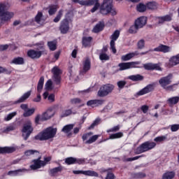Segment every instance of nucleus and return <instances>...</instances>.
Returning a JSON list of instances; mask_svg holds the SVG:
<instances>
[{
    "label": "nucleus",
    "instance_id": "7ed1b4c3",
    "mask_svg": "<svg viewBox=\"0 0 179 179\" xmlns=\"http://www.w3.org/2000/svg\"><path fill=\"white\" fill-rule=\"evenodd\" d=\"M57 135V128L48 127L35 136L36 141H48Z\"/></svg>",
    "mask_w": 179,
    "mask_h": 179
},
{
    "label": "nucleus",
    "instance_id": "bb28decb",
    "mask_svg": "<svg viewBox=\"0 0 179 179\" xmlns=\"http://www.w3.org/2000/svg\"><path fill=\"white\" fill-rule=\"evenodd\" d=\"M62 170H64V167H62V166H59L58 167H55L50 169L49 171V174H50V176L54 177L55 176H57L58 173H61Z\"/></svg>",
    "mask_w": 179,
    "mask_h": 179
},
{
    "label": "nucleus",
    "instance_id": "473e14b6",
    "mask_svg": "<svg viewBox=\"0 0 179 179\" xmlns=\"http://www.w3.org/2000/svg\"><path fill=\"white\" fill-rule=\"evenodd\" d=\"M48 13L50 16H52V15H55L57 10H58V6L57 5H50L48 8Z\"/></svg>",
    "mask_w": 179,
    "mask_h": 179
},
{
    "label": "nucleus",
    "instance_id": "09e8293b",
    "mask_svg": "<svg viewBox=\"0 0 179 179\" xmlns=\"http://www.w3.org/2000/svg\"><path fill=\"white\" fill-rule=\"evenodd\" d=\"M17 114V112H12L4 117V121H10Z\"/></svg>",
    "mask_w": 179,
    "mask_h": 179
},
{
    "label": "nucleus",
    "instance_id": "13d9d810",
    "mask_svg": "<svg viewBox=\"0 0 179 179\" xmlns=\"http://www.w3.org/2000/svg\"><path fill=\"white\" fill-rule=\"evenodd\" d=\"M71 114H72V110L71 109L65 110L62 113L61 117L62 118H64L65 117H68L69 115H71Z\"/></svg>",
    "mask_w": 179,
    "mask_h": 179
},
{
    "label": "nucleus",
    "instance_id": "0e129e2a",
    "mask_svg": "<svg viewBox=\"0 0 179 179\" xmlns=\"http://www.w3.org/2000/svg\"><path fill=\"white\" fill-rule=\"evenodd\" d=\"M171 132H177L179 129V124H175L170 125Z\"/></svg>",
    "mask_w": 179,
    "mask_h": 179
},
{
    "label": "nucleus",
    "instance_id": "c85d7f7f",
    "mask_svg": "<svg viewBox=\"0 0 179 179\" xmlns=\"http://www.w3.org/2000/svg\"><path fill=\"white\" fill-rule=\"evenodd\" d=\"M103 29H104V22H100L93 28L92 31L93 33H100Z\"/></svg>",
    "mask_w": 179,
    "mask_h": 179
},
{
    "label": "nucleus",
    "instance_id": "a19ab883",
    "mask_svg": "<svg viewBox=\"0 0 179 179\" xmlns=\"http://www.w3.org/2000/svg\"><path fill=\"white\" fill-rule=\"evenodd\" d=\"M148 9H150L151 10H154L155 9H157V3L155 1H150L147 3Z\"/></svg>",
    "mask_w": 179,
    "mask_h": 179
},
{
    "label": "nucleus",
    "instance_id": "412c9836",
    "mask_svg": "<svg viewBox=\"0 0 179 179\" xmlns=\"http://www.w3.org/2000/svg\"><path fill=\"white\" fill-rule=\"evenodd\" d=\"M96 1V0H73V2H75V3H79L83 6H93Z\"/></svg>",
    "mask_w": 179,
    "mask_h": 179
},
{
    "label": "nucleus",
    "instance_id": "f03ea898",
    "mask_svg": "<svg viewBox=\"0 0 179 179\" xmlns=\"http://www.w3.org/2000/svg\"><path fill=\"white\" fill-rule=\"evenodd\" d=\"M13 16H15V13L6 10V5L0 3V26L8 23Z\"/></svg>",
    "mask_w": 179,
    "mask_h": 179
},
{
    "label": "nucleus",
    "instance_id": "4be33fe9",
    "mask_svg": "<svg viewBox=\"0 0 179 179\" xmlns=\"http://www.w3.org/2000/svg\"><path fill=\"white\" fill-rule=\"evenodd\" d=\"M148 22V18L146 17H140L137 20H136L134 24H136V27H138V29H142L145 24H146V22Z\"/></svg>",
    "mask_w": 179,
    "mask_h": 179
},
{
    "label": "nucleus",
    "instance_id": "ddd939ff",
    "mask_svg": "<svg viewBox=\"0 0 179 179\" xmlns=\"http://www.w3.org/2000/svg\"><path fill=\"white\" fill-rule=\"evenodd\" d=\"M150 51H155L156 52H163L164 54H167L168 52H171V47L160 44L157 48L150 50Z\"/></svg>",
    "mask_w": 179,
    "mask_h": 179
},
{
    "label": "nucleus",
    "instance_id": "338daca9",
    "mask_svg": "<svg viewBox=\"0 0 179 179\" xmlns=\"http://www.w3.org/2000/svg\"><path fill=\"white\" fill-rule=\"evenodd\" d=\"M117 131H120V125L115 126L113 128L108 129L107 132H117Z\"/></svg>",
    "mask_w": 179,
    "mask_h": 179
},
{
    "label": "nucleus",
    "instance_id": "603ef678",
    "mask_svg": "<svg viewBox=\"0 0 179 179\" xmlns=\"http://www.w3.org/2000/svg\"><path fill=\"white\" fill-rule=\"evenodd\" d=\"M45 89L46 90H52V80H48L45 84Z\"/></svg>",
    "mask_w": 179,
    "mask_h": 179
},
{
    "label": "nucleus",
    "instance_id": "69168bd1",
    "mask_svg": "<svg viewBox=\"0 0 179 179\" xmlns=\"http://www.w3.org/2000/svg\"><path fill=\"white\" fill-rule=\"evenodd\" d=\"M142 157L143 155H139V156H136L131 158H127L126 159H124V162H134L135 160H138V159H141V157Z\"/></svg>",
    "mask_w": 179,
    "mask_h": 179
},
{
    "label": "nucleus",
    "instance_id": "79ce46f5",
    "mask_svg": "<svg viewBox=\"0 0 179 179\" xmlns=\"http://www.w3.org/2000/svg\"><path fill=\"white\" fill-rule=\"evenodd\" d=\"M124 134L122 132H117L116 134H110L109 139H118L120 138H122Z\"/></svg>",
    "mask_w": 179,
    "mask_h": 179
},
{
    "label": "nucleus",
    "instance_id": "052dcab7",
    "mask_svg": "<svg viewBox=\"0 0 179 179\" xmlns=\"http://www.w3.org/2000/svg\"><path fill=\"white\" fill-rule=\"evenodd\" d=\"M146 174L145 173L139 172L134 174V178H145Z\"/></svg>",
    "mask_w": 179,
    "mask_h": 179
},
{
    "label": "nucleus",
    "instance_id": "37998d69",
    "mask_svg": "<svg viewBox=\"0 0 179 179\" xmlns=\"http://www.w3.org/2000/svg\"><path fill=\"white\" fill-rule=\"evenodd\" d=\"M48 46L50 51H55V50H57V42L49 41L48 42Z\"/></svg>",
    "mask_w": 179,
    "mask_h": 179
},
{
    "label": "nucleus",
    "instance_id": "864d4df0",
    "mask_svg": "<svg viewBox=\"0 0 179 179\" xmlns=\"http://www.w3.org/2000/svg\"><path fill=\"white\" fill-rule=\"evenodd\" d=\"M65 163L66 164H76V158L72 157L66 158Z\"/></svg>",
    "mask_w": 179,
    "mask_h": 179
},
{
    "label": "nucleus",
    "instance_id": "a878e982",
    "mask_svg": "<svg viewBox=\"0 0 179 179\" xmlns=\"http://www.w3.org/2000/svg\"><path fill=\"white\" fill-rule=\"evenodd\" d=\"M73 127H75V124H66L62 128V132L68 134V136H69V135H72L71 131L73 129Z\"/></svg>",
    "mask_w": 179,
    "mask_h": 179
},
{
    "label": "nucleus",
    "instance_id": "5701e85b",
    "mask_svg": "<svg viewBox=\"0 0 179 179\" xmlns=\"http://www.w3.org/2000/svg\"><path fill=\"white\" fill-rule=\"evenodd\" d=\"M136 55H139V52H138V51L122 55L121 57V59L122 61H124V62L129 61V59H132V58H134V57H135Z\"/></svg>",
    "mask_w": 179,
    "mask_h": 179
},
{
    "label": "nucleus",
    "instance_id": "c9c22d12",
    "mask_svg": "<svg viewBox=\"0 0 179 179\" xmlns=\"http://www.w3.org/2000/svg\"><path fill=\"white\" fill-rule=\"evenodd\" d=\"M118 37H120V31L115 30L113 34L110 36V43H115L117 40H118Z\"/></svg>",
    "mask_w": 179,
    "mask_h": 179
},
{
    "label": "nucleus",
    "instance_id": "bf43d9fd",
    "mask_svg": "<svg viewBox=\"0 0 179 179\" xmlns=\"http://www.w3.org/2000/svg\"><path fill=\"white\" fill-rule=\"evenodd\" d=\"M94 7L91 9L92 13H94L99 8H100V3H99V0H96V2L94 3Z\"/></svg>",
    "mask_w": 179,
    "mask_h": 179
},
{
    "label": "nucleus",
    "instance_id": "20e7f679",
    "mask_svg": "<svg viewBox=\"0 0 179 179\" xmlns=\"http://www.w3.org/2000/svg\"><path fill=\"white\" fill-rule=\"evenodd\" d=\"M100 13L104 15L111 13L112 16L117 15V11L113 8V0H103L100 6Z\"/></svg>",
    "mask_w": 179,
    "mask_h": 179
},
{
    "label": "nucleus",
    "instance_id": "9d476101",
    "mask_svg": "<svg viewBox=\"0 0 179 179\" xmlns=\"http://www.w3.org/2000/svg\"><path fill=\"white\" fill-rule=\"evenodd\" d=\"M33 126L31 125V122H28L27 123L24 124L22 130V137L24 138V141H27L31 133L33 132Z\"/></svg>",
    "mask_w": 179,
    "mask_h": 179
},
{
    "label": "nucleus",
    "instance_id": "f257e3e1",
    "mask_svg": "<svg viewBox=\"0 0 179 179\" xmlns=\"http://www.w3.org/2000/svg\"><path fill=\"white\" fill-rule=\"evenodd\" d=\"M171 79H173V74H169L165 77L161 78L159 80V83L161 87L166 90L167 92H174V90L177 89V86L178 84L169 85L171 84Z\"/></svg>",
    "mask_w": 179,
    "mask_h": 179
},
{
    "label": "nucleus",
    "instance_id": "7c9ffc66",
    "mask_svg": "<svg viewBox=\"0 0 179 179\" xmlns=\"http://www.w3.org/2000/svg\"><path fill=\"white\" fill-rule=\"evenodd\" d=\"M143 76H141V74L131 75L128 77V79L132 80L133 82H139L143 80Z\"/></svg>",
    "mask_w": 179,
    "mask_h": 179
},
{
    "label": "nucleus",
    "instance_id": "4c0bfd02",
    "mask_svg": "<svg viewBox=\"0 0 179 179\" xmlns=\"http://www.w3.org/2000/svg\"><path fill=\"white\" fill-rule=\"evenodd\" d=\"M64 15V10H59L56 17L54 18L53 22L58 23L61 20L62 15Z\"/></svg>",
    "mask_w": 179,
    "mask_h": 179
},
{
    "label": "nucleus",
    "instance_id": "de8ad7c7",
    "mask_svg": "<svg viewBox=\"0 0 179 179\" xmlns=\"http://www.w3.org/2000/svg\"><path fill=\"white\" fill-rule=\"evenodd\" d=\"M99 59L101 61H108L110 59V56L107 53L101 52L99 54Z\"/></svg>",
    "mask_w": 179,
    "mask_h": 179
},
{
    "label": "nucleus",
    "instance_id": "a18cd8bd",
    "mask_svg": "<svg viewBox=\"0 0 179 179\" xmlns=\"http://www.w3.org/2000/svg\"><path fill=\"white\" fill-rule=\"evenodd\" d=\"M35 153L36 155H40V152L38 150H26L24 152V155L27 156V157H29V156H32V155H35Z\"/></svg>",
    "mask_w": 179,
    "mask_h": 179
},
{
    "label": "nucleus",
    "instance_id": "6ab92c4d",
    "mask_svg": "<svg viewBox=\"0 0 179 179\" xmlns=\"http://www.w3.org/2000/svg\"><path fill=\"white\" fill-rule=\"evenodd\" d=\"M143 68L146 71H162V67L158 64H143Z\"/></svg>",
    "mask_w": 179,
    "mask_h": 179
},
{
    "label": "nucleus",
    "instance_id": "c03bdc74",
    "mask_svg": "<svg viewBox=\"0 0 179 179\" xmlns=\"http://www.w3.org/2000/svg\"><path fill=\"white\" fill-rule=\"evenodd\" d=\"M34 111H36V109L34 108H32L31 109H27L23 113V116L30 117V115H33V114H34Z\"/></svg>",
    "mask_w": 179,
    "mask_h": 179
},
{
    "label": "nucleus",
    "instance_id": "cd10ccee",
    "mask_svg": "<svg viewBox=\"0 0 179 179\" xmlns=\"http://www.w3.org/2000/svg\"><path fill=\"white\" fill-rule=\"evenodd\" d=\"M178 64H179V55L173 56L169 59V65H171V66H176V65H178Z\"/></svg>",
    "mask_w": 179,
    "mask_h": 179
},
{
    "label": "nucleus",
    "instance_id": "e433bc0d",
    "mask_svg": "<svg viewBox=\"0 0 179 179\" xmlns=\"http://www.w3.org/2000/svg\"><path fill=\"white\" fill-rule=\"evenodd\" d=\"M35 21L36 22V23H38V24H41L42 23H43V13L38 12L37 15L35 17Z\"/></svg>",
    "mask_w": 179,
    "mask_h": 179
},
{
    "label": "nucleus",
    "instance_id": "e2e57ef3",
    "mask_svg": "<svg viewBox=\"0 0 179 179\" xmlns=\"http://www.w3.org/2000/svg\"><path fill=\"white\" fill-rule=\"evenodd\" d=\"M92 135H93L92 132H89L87 134H85L83 135V141H89L90 139V136H92Z\"/></svg>",
    "mask_w": 179,
    "mask_h": 179
},
{
    "label": "nucleus",
    "instance_id": "c756f323",
    "mask_svg": "<svg viewBox=\"0 0 179 179\" xmlns=\"http://www.w3.org/2000/svg\"><path fill=\"white\" fill-rule=\"evenodd\" d=\"M93 40V38L91 36H84L83 37V47H89L90 46V44L92 43V41Z\"/></svg>",
    "mask_w": 179,
    "mask_h": 179
},
{
    "label": "nucleus",
    "instance_id": "393cba45",
    "mask_svg": "<svg viewBox=\"0 0 179 179\" xmlns=\"http://www.w3.org/2000/svg\"><path fill=\"white\" fill-rule=\"evenodd\" d=\"M24 171H27V170L24 169H20L15 171H10L8 173V176H10V177H16V176H20L22 173H24Z\"/></svg>",
    "mask_w": 179,
    "mask_h": 179
},
{
    "label": "nucleus",
    "instance_id": "5fc2aeb1",
    "mask_svg": "<svg viewBox=\"0 0 179 179\" xmlns=\"http://www.w3.org/2000/svg\"><path fill=\"white\" fill-rule=\"evenodd\" d=\"M138 30H139V28L137 27L134 23V25L130 27L129 32L131 33V34H135V33H137Z\"/></svg>",
    "mask_w": 179,
    "mask_h": 179
},
{
    "label": "nucleus",
    "instance_id": "f704fd0d",
    "mask_svg": "<svg viewBox=\"0 0 179 179\" xmlns=\"http://www.w3.org/2000/svg\"><path fill=\"white\" fill-rule=\"evenodd\" d=\"M43 87H44V77L42 76L40 78L38 85H37V90L38 93H41V90H43Z\"/></svg>",
    "mask_w": 179,
    "mask_h": 179
},
{
    "label": "nucleus",
    "instance_id": "4d7b16f0",
    "mask_svg": "<svg viewBox=\"0 0 179 179\" xmlns=\"http://www.w3.org/2000/svg\"><path fill=\"white\" fill-rule=\"evenodd\" d=\"M125 85H127V81L125 80H120L117 83V85L120 90L124 89V87H125Z\"/></svg>",
    "mask_w": 179,
    "mask_h": 179
},
{
    "label": "nucleus",
    "instance_id": "72a5a7b5",
    "mask_svg": "<svg viewBox=\"0 0 179 179\" xmlns=\"http://www.w3.org/2000/svg\"><path fill=\"white\" fill-rule=\"evenodd\" d=\"M176 177V173L174 171H168L162 176V179H173Z\"/></svg>",
    "mask_w": 179,
    "mask_h": 179
},
{
    "label": "nucleus",
    "instance_id": "39448f33",
    "mask_svg": "<svg viewBox=\"0 0 179 179\" xmlns=\"http://www.w3.org/2000/svg\"><path fill=\"white\" fill-rule=\"evenodd\" d=\"M156 148V143L152 141H145L140 145L136 150V155H141V153H145V152H149L152 149Z\"/></svg>",
    "mask_w": 179,
    "mask_h": 179
},
{
    "label": "nucleus",
    "instance_id": "680f3d73",
    "mask_svg": "<svg viewBox=\"0 0 179 179\" xmlns=\"http://www.w3.org/2000/svg\"><path fill=\"white\" fill-rule=\"evenodd\" d=\"M137 46L139 50H142L143 48H145V40L141 39L140 41H138L137 43Z\"/></svg>",
    "mask_w": 179,
    "mask_h": 179
},
{
    "label": "nucleus",
    "instance_id": "423d86ee",
    "mask_svg": "<svg viewBox=\"0 0 179 179\" xmlns=\"http://www.w3.org/2000/svg\"><path fill=\"white\" fill-rule=\"evenodd\" d=\"M41 157H38L37 159L34 160V164L30 166L31 170H37V169H41L46 164H48L51 162V157H44V161H41Z\"/></svg>",
    "mask_w": 179,
    "mask_h": 179
},
{
    "label": "nucleus",
    "instance_id": "49530a36",
    "mask_svg": "<svg viewBox=\"0 0 179 179\" xmlns=\"http://www.w3.org/2000/svg\"><path fill=\"white\" fill-rule=\"evenodd\" d=\"M148 8L147 6H145V4L140 3L139 4L137 5L136 6V9L138 10V12H145V10H146V8Z\"/></svg>",
    "mask_w": 179,
    "mask_h": 179
},
{
    "label": "nucleus",
    "instance_id": "6e6552de",
    "mask_svg": "<svg viewBox=\"0 0 179 179\" xmlns=\"http://www.w3.org/2000/svg\"><path fill=\"white\" fill-rule=\"evenodd\" d=\"M51 72L52 73V80L55 85H61V75H62V70H61L58 66H55L52 69Z\"/></svg>",
    "mask_w": 179,
    "mask_h": 179
},
{
    "label": "nucleus",
    "instance_id": "a211bd4d",
    "mask_svg": "<svg viewBox=\"0 0 179 179\" xmlns=\"http://www.w3.org/2000/svg\"><path fill=\"white\" fill-rule=\"evenodd\" d=\"M91 63L89 58L83 62V69L80 71V75H85L88 71H90Z\"/></svg>",
    "mask_w": 179,
    "mask_h": 179
},
{
    "label": "nucleus",
    "instance_id": "f3484780",
    "mask_svg": "<svg viewBox=\"0 0 179 179\" xmlns=\"http://www.w3.org/2000/svg\"><path fill=\"white\" fill-rule=\"evenodd\" d=\"M27 55L31 59H38L43 55V52L41 50H29L27 52Z\"/></svg>",
    "mask_w": 179,
    "mask_h": 179
},
{
    "label": "nucleus",
    "instance_id": "dca6fc26",
    "mask_svg": "<svg viewBox=\"0 0 179 179\" xmlns=\"http://www.w3.org/2000/svg\"><path fill=\"white\" fill-rule=\"evenodd\" d=\"M73 174H83V176H87L88 177H99V173L92 171H73Z\"/></svg>",
    "mask_w": 179,
    "mask_h": 179
},
{
    "label": "nucleus",
    "instance_id": "0eeeda50",
    "mask_svg": "<svg viewBox=\"0 0 179 179\" xmlns=\"http://www.w3.org/2000/svg\"><path fill=\"white\" fill-rule=\"evenodd\" d=\"M115 88V86L113 84L103 85L98 91V96L99 97H106L110 93H113V90Z\"/></svg>",
    "mask_w": 179,
    "mask_h": 179
},
{
    "label": "nucleus",
    "instance_id": "2eb2a0df",
    "mask_svg": "<svg viewBox=\"0 0 179 179\" xmlns=\"http://www.w3.org/2000/svg\"><path fill=\"white\" fill-rule=\"evenodd\" d=\"M31 96V91H28L25 92L21 97H20L15 102H9L7 106H13V104H19L20 103H24L27 99H29Z\"/></svg>",
    "mask_w": 179,
    "mask_h": 179
},
{
    "label": "nucleus",
    "instance_id": "ea45409f",
    "mask_svg": "<svg viewBox=\"0 0 179 179\" xmlns=\"http://www.w3.org/2000/svg\"><path fill=\"white\" fill-rule=\"evenodd\" d=\"M16 129V125L14 124H10L9 126H7L3 130V132L5 134H8V132H10L12 131H15Z\"/></svg>",
    "mask_w": 179,
    "mask_h": 179
},
{
    "label": "nucleus",
    "instance_id": "1a4fd4ad",
    "mask_svg": "<svg viewBox=\"0 0 179 179\" xmlns=\"http://www.w3.org/2000/svg\"><path fill=\"white\" fill-rule=\"evenodd\" d=\"M141 65V62H130L126 63H120L118 64L119 71H127V69H132V68H141L138 66Z\"/></svg>",
    "mask_w": 179,
    "mask_h": 179
},
{
    "label": "nucleus",
    "instance_id": "aec40b11",
    "mask_svg": "<svg viewBox=\"0 0 179 179\" xmlns=\"http://www.w3.org/2000/svg\"><path fill=\"white\" fill-rule=\"evenodd\" d=\"M17 150H19V147L17 145L3 148L0 147V153H13V152H16Z\"/></svg>",
    "mask_w": 179,
    "mask_h": 179
},
{
    "label": "nucleus",
    "instance_id": "58836bf2",
    "mask_svg": "<svg viewBox=\"0 0 179 179\" xmlns=\"http://www.w3.org/2000/svg\"><path fill=\"white\" fill-rule=\"evenodd\" d=\"M99 136L100 135H94V136H90V139L85 141V143L90 145L92 143H94V142H96V139H99Z\"/></svg>",
    "mask_w": 179,
    "mask_h": 179
},
{
    "label": "nucleus",
    "instance_id": "9b49d317",
    "mask_svg": "<svg viewBox=\"0 0 179 179\" xmlns=\"http://www.w3.org/2000/svg\"><path fill=\"white\" fill-rule=\"evenodd\" d=\"M68 15H69V13L66 15V18L62 20L60 23L59 30L62 34H66V33L69 31V20H68Z\"/></svg>",
    "mask_w": 179,
    "mask_h": 179
},
{
    "label": "nucleus",
    "instance_id": "6e6d98bb",
    "mask_svg": "<svg viewBox=\"0 0 179 179\" xmlns=\"http://www.w3.org/2000/svg\"><path fill=\"white\" fill-rule=\"evenodd\" d=\"M101 121V119L100 118H96L92 124L90 126L89 129H93L96 125H99L100 124V122Z\"/></svg>",
    "mask_w": 179,
    "mask_h": 179
},
{
    "label": "nucleus",
    "instance_id": "2f4dec72",
    "mask_svg": "<svg viewBox=\"0 0 179 179\" xmlns=\"http://www.w3.org/2000/svg\"><path fill=\"white\" fill-rule=\"evenodd\" d=\"M10 64H14V65H23L24 64V59L23 57H15L11 62Z\"/></svg>",
    "mask_w": 179,
    "mask_h": 179
},
{
    "label": "nucleus",
    "instance_id": "774afa93",
    "mask_svg": "<svg viewBox=\"0 0 179 179\" xmlns=\"http://www.w3.org/2000/svg\"><path fill=\"white\" fill-rule=\"evenodd\" d=\"M87 106L89 107H96V99L88 101L87 102Z\"/></svg>",
    "mask_w": 179,
    "mask_h": 179
},
{
    "label": "nucleus",
    "instance_id": "f8f14e48",
    "mask_svg": "<svg viewBox=\"0 0 179 179\" xmlns=\"http://www.w3.org/2000/svg\"><path fill=\"white\" fill-rule=\"evenodd\" d=\"M54 110H55V106H50L46 112L42 115L41 121H47L48 120L52 118L55 114V113H54Z\"/></svg>",
    "mask_w": 179,
    "mask_h": 179
},
{
    "label": "nucleus",
    "instance_id": "b1692460",
    "mask_svg": "<svg viewBox=\"0 0 179 179\" xmlns=\"http://www.w3.org/2000/svg\"><path fill=\"white\" fill-rule=\"evenodd\" d=\"M158 24H162L164 22H170L171 20V15H167L164 17H158L156 18Z\"/></svg>",
    "mask_w": 179,
    "mask_h": 179
},
{
    "label": "nucleus",
    "instance_id": "4468645a",
    "mask_svg": "<svg viewBox=\"0 0 179 179\" xmlns=\"http://www.w3.org/2000/svg\"><path fill=\"white\" fill-rule=\"evenodd\" d=\"M155 90V83L149 84L145 86L144 88L136 92L137 96H143L145 94H148V93H150V92H153Z\"/></svg>",
    "mask_w": 179,
    "mask_h": 179
},
{
    "label": "nucleus",
    "instance_id": "8fccbe9b",
    "mask_svg": "<svg viewBox=\"0 0 179 179\" xmlns=\"http://www.w3.org/2000/svg\"><path fill=\"white\" fill-rule=\"evenodd\" d=\"M167 139V136H159L156 137L154 139V141L156 142L157 143H159L160 142H164Z\"/></svg>",
    "mask_w": 179,
    "mask_h": 179
},
{
    "label": "nucleus",
    "instance_id": "3c124183",
    "mask_svg": "<svg viewBox=\"0 0 179 179\" xmlns=\"http://www.w3.org/2000/svg\"><path fill=\"white\" fill-rule=\"evenodd\" d=\"M178 101H179L178 96L171 97L168 99V102L169 103V104H177Z\"/></svg>",
    "mask_w": 179,
    "mask_h": 179
}]
</instances>
